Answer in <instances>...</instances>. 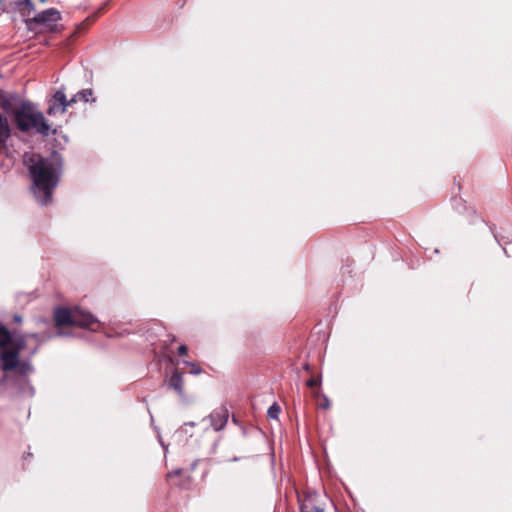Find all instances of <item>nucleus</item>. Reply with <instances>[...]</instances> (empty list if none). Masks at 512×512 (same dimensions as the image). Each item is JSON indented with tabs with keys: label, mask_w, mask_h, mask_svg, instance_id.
Returning <instances> with one entry per match:
<instances>
[{
	"label": "nucleus",
	"mask_w": 512,
	"mask_h": 512,
	"mask_svg": "<svg viewBox=\"0 0 512 512\" xmlns=\"http://www.w3.org/2000/svg\"><path fill=\"white\" fill-rule=\"evenodd\" d=\"M24 163L32 177V191L37 201L42 205L51 202L52 193L57 186L61 173L62 161L57 153L44 158L34 153L24 155Z\"/></svg>",
	"instance_id": "f257e3e1"
},
{
	"label": "nucleus",
	"mask_w": 512,
	"mask_h": 512,
	"mask_svg": "<svg viewBox=\"0 0 512 512\" xmlns=\"http://www.w3.org/2000/svg\"><path fill=\"white\" fill-rule=\"evenodd\" d=\"M45 339L37 333L11 334L0 326V359L4 371H11L19 365V355L27 353L32 356Z\"/></svg>",
	"instance_id": "f03ea898"
},
{
	"label": "nucleus",
	"mask_w": 512,
	"mask_h": 512,
	"mask_svg": "<svg viewBox=\"0 0 512 512\" xmlns=\"http://www.w3.org/2000/svg\"><path fill=\"white\" fill-rule=\"evenodd\" d=\"M11 114L19 130L28 132L31 129H36L39 134H49L50 126L43 114L37 111L31 103L23 102L19 107L13 109Z\"/></svg>",
	"instance_id": "7ed1b4c3"
},
{
	"label": "nucleus",
	"mask_w": 512,
	"mask_h": 512,
	"mask_svg": "<svg viewBox=\"0 0 512 512\" xmlns=\"http://www.w3.org/2000/svg\"><path fill=\"white\" fill-rule=\"evenodd\" d=\"M54 321L55 326L58 328V336L66 335L64 328L68 326L94 330L92 326L98 323V320L92 314L78 307L56 309L54 312Z\"/></svg>",
	"instance_id": "20e7f679"
},
{
	"label": "nucleus",
	"mask_w": 512,
	"mask_h": 512,
	"mask_svg": "<svg viewBox=\"0 0 512 512\" xmlns=\"http://www.w3.org/2000/svg\"><path fill=\"white\" fill-rule=\"evenodd\" d=\"M61 19L60 12L55 8H49L47 10H44L40 12L39 14L35 15L32 18H27L26 23L29 27L31 25H45L49 28H52V26L58 22Z\"/></svg>",
	"instance_id": "39448f33"
},
{
	"label": "nucleus",
	"mask_w": 512,
	"mask_h": 512,
	"mask_svg": "<svg viewBox=\"0 0 512 512\" xmlns=\"http://www.w3.org/2000/svg\"><path fill=\"white\" fill-rule=\"evenodd\" d=\"M68 108L67 98L63 91H57L48 108L49 115H55L57 113H64Z\"/></svg>",
	"instance_id": "423d86ee"
},
{
	"label": "nucleus",
	"mask_w": 512,
	"mask_h": 512,
	"mask_svg": "<svg viewBox=\"0 0 512 512\" xmlns=\"http://www.w3.org/2000/svg\"><path fill=\"white\" fill-rule=\"evenodd\" d=\"M228 414L225 410L214 411L209 417L202 420L203 423L208 422L214 431H220L227 423Z\"/></svg>",
	"instance_id": "0eeeda50"
},
{
	"label": "nucleus",
	"mask_w": 512,
	"mask_h": 512,
	"mask_svg": "<svg viewBox=\"0 0 512 512\" xmlns=\"http://www.w3.org/2000/svg\"><path fill=\"white\" fill-rule=\"evenodd\" d=\"M318 495L309 493L301 503V512H324V508L317 504Z\"/></svg>",
	"instance_id": "6e6552de"
},
{
	"label": "nucleus",
	"mask_w": 512,
	"mask_h": 512,
	"mask_svg": "<svg viewBox=\"0 0 512 512\" xmlns=\"http://www.w3.org/2000/svg\"><path fill=\"white\" fill-rule=\"evenodd\" d=\"M169 386L174 389L181 398H184V381L182 374L174 372L169 380Z\"/></svg>",
	"instance_id": "1a4fd4ad"
},
{
	"label": "nucleus",
	"mask_w": 512,
	"mask_h": 512,
	"mask_svg": "<svg viewBox=\"0 0 512 512\" xmlns=\"http://www.w3.org/2000/svg\"><path fill=\"white\" fill-rule=\"evenodd\" d=\"M11 136V127L8 118L0 113V144H5Z\"/></svg>",
	"instance_id": "9d476101"
},
{
	"label": "nucleus",
	"mask_w": 512,
	"mask_h": 512,
	"mask_svg": "<svg viewBox=\"0 0 512 512\" xmlns=\"http://www.w3.org/2000/svg\"><path fill=\"white\" fill-rule=\"evenodd\" d=\"M22 11L25 16H29L31 12L35 11L34 5L31 0H24L22 2Z\"/></svg>",
	"instance_id": "9b49d317"
},
{
	"label": "nucleus",
	"mask_w": 512,
	"mask_h": 512,
	"mask_svg": "<svg viewBox=\"0 0 512 512\" xmlns=\"http://www.w3.org/2000/svg\"><path fill=\"white\" fill-rule=\"evenodd\" d=\"M91 96H92L91 89H84L76 94V97L79 98V101H82L84 103H87Z\"/></svg>",
	"instance_id": "f8f14e48"
},
{
	"label": "nucleus",
	"mask_w": 512,
	"mask_h": 512,
	"mask_svg": "<svg viewBox=\"0 0 512 512\" xmlns=\"http://www.w3.org/2000/svg\"><path fill=\"white\" fill-rule=\"evenodd\" d=\"M281 408L278 404L274 403L270 408L268 409V416L271 419H278V416L280 414Z\"/></svg>",
	"instance_id": "ddd939ff"
},
{
	"label": "nucleus",
	"mask_w": 512,
	"mask_h": 512,
	"mask_svg": "<svg viewBox=\"0 0 512 512\" xmlns=\"http://www.w3.org/2000/svg\"><path fill=\"white\" fill-rule=\"evenodd\" d=\"M185 363H186L188 366H190V367H191V371H190V372H191L192 374L197 375V374H200V373H201V368H200L198 365H196L195 363H191V362H185Z\"/></svg>",
	"instance_id": "4468645a"
},
{
	"label": "nucleus",
	"mask_w": 512,
	"mask_h": 512,
	"mask_svg": "<svg viewBox=\"0 0 512 512\" xmlns=\"http://www.w3.org/2000/svg\"><path fill=\"white\" fill-rule=\"evenodd\" d=\"M306 384H307L308 387L312 388V387H315V386L319 385V380L312 378V379H309Z\"/></svg>",
	"instance_id": "2eb2a0df"
},
{
	"label": "nucleus",
	"mask_w": 512,
	"mask_h": 512,
	"mask_svg": "<svg viewBox=\"0 0 512 512\" xmlns=\"http://www.w3.org/2000/svg\"><path fill=\"white\" fill-rule=\"evenodd\" d=\"M77 102H79V98L76 97V94H75L70 100H67L68 107Z\"/></svg>",
	"instance_id": "dca6fc26"
},
{
	"label": "nucleus",
	"mask_w": 512,
	"mask_h": 512,
	"mask_svg": "<svg viewBox=\"0 0 512 512\" xmlns=\"http://www.w3.org/2000/svg\"><path fill=\"white\" fill-rule=\"evenodd\" d=\"M188 349L185 345H181L179 348H178V353L180 355H185L187 353Z\"/></svg>",
	"instance_id": "f3484780"
},
{
	"label": "nucleus",
	"mask_w": 512,
	"mask_h": 512,
	"mask_svg": "<svg viewBox=\"0 0 512 512\" xmlns=\"http://www.w3.org/2000/svg\"><path fill=\"white\" fill-rule=\"evenodd\" d=\"M319 406L322 407V408H328V406H329L328 399L326 397H323V402H320Z\"/></svg>",
	"instance_id": "a211bd4d"
},
{
	"label": "nucleus",
	"mask_w": 512,
	"mask_h": 512,
	"mask_svg": "<svg viewBox=\"0 0 512 512\" xmlns=\"http://www.w3.org/2000/svg\"><path fill=\"white\" fill-rule=\"evenodd\" d=\"M1 107H2L5 111H7V112H9V111H10V107H9V104H8V102H7V101H2V102H1Z\"/></svg>",
	"instance_id": "6ab92c4d"
},
{
	"label": "nucleus",
	"mask_w": 512,
	"mask_h": 512,
	"mask_svg": "<svg viewBox=\"0 0 512 512\" xmlns=\"http://www.w3.org/2000/svg\"><path fill=\"white\" fill-rule=\"evenodd\" d=\"M179 473H180V470H177V471H175V472H170V473L168 474V477H172V476H174V475H178Z\"/></svg>",
	"instance_id": "aec40b11"
},
{
	"label": "nucleus",
	"mask_w": 512,
	"mask_h": 512,
	"mask_svg": "<svg viewBox=\"0 0 512 512\" xmlns=\"http://www.w3.org/2000/svg\"><path fill=\"white\" fill-rule=\"evenodd\" d=\"M14 320H15L16 322H21V320H22V319H21V317H20V316H17V315H16V316L14 317Z\"/></svg>",
	"instance_id": "412c9836"
},
{
	"label": "nucleus",
	"mask_w": 512,
	"mask_h": 512,
	"mask_svg": "<svg viewBox=\"0 0 512 512\" xmlns=\"http://www.w3.org/2000/svg\"><path fill=\"white\" fill-rule=\"evenodd\" d=\"M188 425H189V426H194V423H193V422L186 423L184 426L186 427V426H188Z\"/></svg>",
	"instance_id": "4be33fe9"
},
{
	"label": "nucleus",
	"mask_w": 512,
	"mask_h": 512,
	"mask_svg": "<svg viewBox=\"0 0 512 512\" xmlns=\"http://www.w3.org/2000/svg\"><path fill=\"white\" fill-rule=\"evenodd\" d=\"M41 3L45 4L47 0H39Z\"/></svg>",
	"instance_id": "5701e85b"
}]
</instances>
